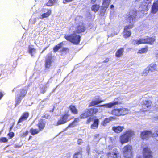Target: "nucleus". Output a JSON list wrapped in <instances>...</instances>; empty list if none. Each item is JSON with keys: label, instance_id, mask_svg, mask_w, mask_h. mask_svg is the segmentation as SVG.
I'll return each mask as SVG.
<instances>
[{"label": "nucleus", "instance_id": "obj_1", "mask_svg": "<svg viewBox=\"0 0 158 158\" xmlns=\"http://www.w3.org/2000/svg\"><path fill=\"white\" fill-rule=\"evenodd\" d=\"M137 11L135 9H131L127 14V17L126 20L129 24L126 26L123 29L122 32L123 37L127 39L130 37L131 35V31L129 30L134 27V23L136 19Z\"/></svg>", "mask_w": 158, "mask_h": 158}, {"label": "nucleus", "instance_id": "obj_2", "mask_svg": "<svg viewBox=\"0 0 158 158\" xmlns=\"http://www.w3.org/2000/svg\"><path fill=\"white\" fill-rule=\"evenodd\" d=\"M75 33L73 32V34L69 35H65L64 37L66 40L74 44H78L81 41V37Z\"/></svg>", "mask_w": 158, "mask_h": 158}, {"label": "nucleus", "instance_id": "obj_3", "mask_svg": "<svg viewBox=\"0 0 158 158\" xmlns=\"http://www.w3.org/2000/svg\"><path fill=\"white\" fill-rule=\"evenodd\" d=\"M153 137L157 140H158V130L152 134L149 131H144L141 133L140 137L142 139H148L150 137Z\"/></svg>", "mask_w": 158, "mask_h": 158}, {"label": "nucleus", "instance_id": "obj_4", "mask_svg": "<svg viewBox=\"0 0 158 158\" xmlns=\"http://www.w3.org/2000/svg\"><path fill=\"white\" fill-rule=\"evenodd\" d=\"M70 114L69 113V111H68L65 112L64 114L61 115L60 118L58 120L56 123V125L59 126L65 124L68 121L71 120L73 118H69Z\"/></svg>", "mask_w": 158, "mask_h": 158}, {"label": "nucleus", "instance_id": "obj_5", "mask_svg": "<svg viewBox=\"0 0 158 158\" xmlns=\"http://www.w3.org/2000/svg\"><path fill=\"white\" fill-rule=\"evenodd\" d=\"M122 152L123 155L125 158H133V149L132 147L127 145L123 147Z\"/></svg>", "mask_w": 158, "mask_h": 158}, {"label": "nucleus", "instance_id": "obj_6", "mask_svg": "<svg viewBox=\"0 0 158 158\" xmlns=\"http://www.w3.org/2000/svg\"><path fill=\"white\" fill-rule=\"evenodd\" d=\"M134 135V132L132 130L127 131L125 133L120 136V139L121 143L123 144L128 142L130 138Z\"/></svg>", "mask_w": 158, "mask_h": 158}, {"label": "nucleus", "instance_id": "obj_7", "mask_svg": "<svg viewBox=\"0 0 158 158\" xmlns=\"http://www.w3.org/2000/svg\"><path fill=\"white\" fill-rule=\"evenodd\" d=\"M27 92V90L24 89H20L16 96L15 106H17L21 102L22 99L26 95Z\"/></svg>", "mask_w": 158, "mask_h": 158}, {"label": "nucleus", "instance_id": "obj_8", "mask_svg": "<svg viewBox=\"0 0 158 158\" xmlns=\"http://www.w3.org/2000/svg\"><path fill=\"white\" fill-rule=\"evenodd\" d=\"M98 112V109L96 108L88 109L80 115V118L81 119H85L89 116L93 115Z\"/></svg>", "mask_w": 158, "mask_h": 158}, {"label": "nucleus", "instance_id": "obj_9", "mask_svg": "<svg viewBox=\"0 0 158 158\" xmlns=\"http://www.w3.org/2000/svg\"><path fill=\"white\" fill-rule=\"evenodd\" d=\"M128 112V110L127 108H122L114 109L112 111L111 113L113 115L117 116H120L127 114Z\"/></svg>", "mask_w": 158, "mask_h": 158}, {"label": "nucleus", "instance_id": "obj_10", "mask_svg": "<svg viewBox=\"0 0 158 158\" xmlns=\"http://www.w3.org/2000/svg\"><path fill=\"white\" fill-rule=\"evenodd\" d=\"M110 2V0H103V2L101 6L100 15H103L107 9L108 8Z\"/></svg>", "mask_w": 158, "mask_h": 158}, {"label": "nucleus", "instance_id": "obj_11", "mask_svg": "<svg viewBox=\"0 0 158 158\" xmlns=\"http://www.w3.org/2000/svg\"><path fill=\"white\" fill-rule=\"evenodd\" d=\"M52 59L53 56L52 54H48L47 55L45 64V66L46 68L49 69L51 66Z\"/></svg>", "mask_w": 158, "mask_h": 158}, {"label": "nucleus", "instance_id": "obj_12", "mask_svg": "<svg viewBox=\"0 0 158 158\" xmlns=\"http://www.w3.org/2000/svg\"><path fill=\"white\" fill-rule=\"evenodd\" d=\"M103 102V101L99 99V104L101 102ZM119 103L118 102H112L109 103H108L107 104H103L102 105H100L99 104V110L100 109H102V107L104 108H111L112 107L115 106L116 105H117L119 104Z\"/></svg>", "mask_w": 158, "mask_h": 158}, {"label": "nucleus", "instance_id": "obj_13", "mask_svg": "<svg viewBox=\"0 0 158 158\" xmlns=\"http://www.w3.org/2000/svg\"><path fill=\"white\" fill-rule=\"evenodd\" d=\"M85 30L86 27L85 24L84 23H81L77 26L75 30L73 31V32L80 34L84 32Z\"/></svg>", "mask_w": 158, "mask_h": 158}, {"label": "nucleus", "instance_id": "obj_14", "mask_svg": "<svg viewBox=\"0 0 158 158\" xmlns=\"http://www.w3.org/2000/svg\"><path fill=\"white\" fill-rule=\"evenodd\" d=\"M143 158H152V152L150 148H145L143 149Z\"/></svg>", "mask_w": 158, "mask_h": 158}, {"label": "nucleus", "instance_id": "obj_15", "mask_svg": "<svg viewBox=\"0 0 158 158\" xmlns=\"http://www.w3.org/2000/svg\"><path fill=\"white\" fill-rule=\"evenodd\" d=\"M46 123L45 120L41 118L38 120L36 126L38 127V129L41 131L44 129Z\"/></svg>", "mask_w": 158, "mask_h": 158}, {"label": "nucleus", "instance_id": "obj_16", "mask_svg": "<svg viewBox=\"0 0 158 158\" xmlns=\"http://www.w3.org/2000/svg\"><path fill=\"white\" fill-rule=\"evenodd\" d=\"M29 116V114L28 112H24L23 113L18 121L17 124H18L20 123L27 120Z\"/></svg>", "mask_w": 158, "mask_h": 158}, {"label": "nucleus", "instance_id": "obj_17", "mask_svg": "<svg viewBox=\"0 0 158 158\" xmlns=\"http://www.w3.org/2000/svg\"><path fill=\"white\" fill-rule=\"evenodd\" d=\"M145 44L150 45H153L156 41V36L152 37L147 36L145 38Z\"/></svg>", "mask_w": 158, "mask_h": 158}, {"label": "nucleus", "instance_id": "obj_18", "mask_svg": "<svg viewBox=\"0 0 158 158\" xmlns=\"http://www.w3.org/2000/svg\"><path fill=\"white\" fill-rule=\"evenodd\" d=\"M107 154L108 157H112L113 158H117L119 155L118 152L115 148H113L112 152H109Z\"/></svg>", "mask_w": 158, "mask_h": 158}, {"label": "nucleus", "instance_id": "obj_19", "mask_svg": "<svg viewBox=\"0 0 158 158\" xmlns=\"http://www.w3.org/2000/svg\"><path fill=\"white\" fill-rule=\"evenodd\" d=\"M69 109L72 114H78V110L76 105L71 104L69 106Z\"/></svg>", "mask_w": 158, "mask_h": 158}, {"label": "nucleus", "instance_id": "obj_20", "mask_svg": "<svg viewBox=\"0 0 158 158\" xmlns=\"http://www.w3.org/2000/svg\"><path fill=\"white\" fill-rule=\"evenodd\" d=\"M152 102L150 100L145 101L143 102L142 104V107L144 108V110L142 109L141 110L142 111H144L147 110L146 108H148L152 104Z\"/></svg>", "mask_w": 158, "mask_h": 158}, {"label": "nucleus", "instance_id": "obj_21", "mask_svg": "<svg viewBox=\"0 0 158 158\" xmlns=\"http://www.w3.org/2000/svg\"><path fill=\"white\" fill-rule=\"evenodd\" d=\"M115 119V117H110L109 118H106L104 121L101 123V127L102 126L106 127L107 123H109L110 121H111Z\"/></svg>", "mask_w": 158, "mask_h": 158}, {"label": "nucleus", "instance_id": "obj_22", "mask_svg": "<svg viewBox=\"0 0 158 158\" xmlns=\"http://www.w3.org/2000/svg\"><path fill=\"white\" fill-rule=\"evenodd\" d=\"M158 11V0L157 2H154L152 6L151 12L152 14H155Z\"/></svg>", "mask_w": 158, "mask_h": 158}, {"label": "nucleus", "instance_id": "obj_23", "mask_svg": "<svg viewBox=\"0 0 158 158\" xmlns=\"http://www.w3.org/2000/svg\"><path fill=\"white\" fill-rule=\"evenodd\" d=\"M124 129V127L123 126H118L113 127L112 130L115 133H120Z\"/></svg>", "mask_w": 158, "mask_h": 158}, {"label": "nucleus", "instance_id": "obj_24", "mask_svg": "<svg viewBox=\"0 0 158 158\" xmlns=\"http://www.w3.org/2000/svg\"><path fill=\"white\" fill-rule=\"evenodd\" d=\"M124 51L123 48H121L117 50L115 54V56L117 57H120L123 55V53Z\"/></svg>", "mask_w": 158, "mask_h": 158}, {"label": "nucleus", "instance_id": "obj_25", "mask_svg": "<svg viewBox=\"0 0 158 158\" xmlns=\"http://www.w3.org/2000/svg\"><path fill=\"white\" fill-rule=\"evenodd\" d=\"M134 45H139L141 44H145V38L133 40Z\"/></svg>", "mask_w": 158, "mask_h": 158}, {"label": "nucleus", "instance_id": "obj_26", "mask_svg": "<svg viewBox=\"0 0 158 158\" xmlns=\"http://www.w3.org/2000/svg\"><path fill=\"white\" fill-rule=\"evenodd\" d=\"M64 42L62 41L58 44L57 45L55 46L53 48V51L54 52H56L58 51L60 49L63 44H64Z\"/></svg>", "mask_w": 158, "mask_h": 158}, {"label": "nucleus", "instance_id": "obj_27", "mask_svg": "<svg viewBox=\"0 0 158 158\" xmlns=\"http://www.w3.org/2000/svg\"><path fill=\"white\" fill-rule=\"evenodd\" d=\"M40 131H41L38 129L33 128H31L29 131L31 134L33 135L38 134Z\"/></svg>", "mask_w": 158, "mask_h": 158}, {"label": "nucleus", "instance_id": "obj_28", "mask_svg": "<svg viewBox=\"0 0 158 158\" xmlns=\"http://www.w3.org/2000/svg\"><path fill=\"white\" fill-rule=\"evenodd\" d=\"M98 119H95L93 123L91 125V128L93 129L97 128L98 127Z\"/></svg>", "mask_w": 158, "mask_h": 158}, {"label": "nucleus", "instance_id": "obj_29", "mask_svg": "<svg viewBox=\"0 0 158 158\" xmlns=\"http://www.w3.org/2000/svg\"><path fill=\"white\" fill-rule=\"evenodd\" d=\"M51 14V10H48V11L44 13L43 14L41 17H40V19H42L44 18H47L49 17Z\"/></svg>", "mask_w": 158, "mask_h": 158}, {"label": "nucleus", "instance_id": "obj_30", "mask_svg": "<svg viewBox=\"0 0 158 158\" xmlns=\"http://www.w3.org/2000/svg\"><path fill=\"white\" fill-rule=\"evenodd\" d=\"M148 46H145L144 48L139 49L138 53L140 54L145 53L148 51Z\"/></svg>", "mask_w": 158, "mask_h": 158}, {"label": "nucleus", "instance_id": "obj_31", "mask_svg": "<svg viewBox=\"0 0 158 158\" xmlns=\"http://www.w3.org/2000/svg\"><path fill=\"white\" fill-rule=\"evenodd\" d=\"M58 0H49L46 3V5L48 6H53L55 3H57Z\"/></svg>", "mask_w": 158, "mask_h": 158}, {"label": "nucleus", "instance_id": "obj_32", "mask_svg": "<svg viewBox=\"0 0 158 158\" xmlns=\"http://www.w3.org/2000/svg\"><path fill=\"white\" fill-rule=\"evenodd\" d=\"M28 52L31 56H33V54L35 53L36 49L33 48H32L29 46L28 47Z\"/></svg>", "mask_w": 158, "mask_h": 158}, {"label": "nucleus", "instance_id": "obj_33", "mask_svg": "<svg viewBox=\"0 0 158 158\" xmlns=\"http://www.w3.org/2000/svg\"><path fill=\"white\" fill-rule=\"evenodd\" d=\"M73 158H82V154L81 152H76L73 156Z\"/></svg>", "mask_w": 158, "mask_h": 158}, {"label": "nucleus", "instance_id": "obj_34", "mask_svg": "<svg viewBox=\"0 0 158 158\" xmlns=\"http://www.w3.org/2000/svg\"><path fill=\"white\" fill-rule=\"evenodd\" d=\"M157 67V65L155 64L152 63L148 66L149 69H156Z\"/></svg>", "mask_w": 158, "mask_h": 158}, {"label": "nucleus", "instance_id": "obj_35", "mask_svg": "<svg viewBox=\"0 0 158 158\" xmlns=\"http://www.w3.org/2000/svg\"><path fill=\"white\" fill-rule=\"evenodd\" d=\"M99 9L98 6L97 4L94 5L92 6V10L94 12H96Z\"/></svg>", "mask_w": 158, "mask_h": 158}, {"label": "nucleus", "instance_id": "obj_36", "mask_svg": "<svg viewBox=\"0 0 158 158\" xmlns=\"http://www.w3.org/2000/svg\"><path fill=\"white\" fill-rule=\"evenodd\" d=\"M99 103V100L92 101L89 105V106H92Z\"/></svg>", "mask_w": 158, "mask_h": 158}, {"label": "nucleus", "instance_id": "obj_37", "mask_svg": "<svg viewBox=\"0 0 158 158\" xmlns=\"http://www.w3.org/2000/svg\"><path fill=\"white\" fill-rule=\"evenodd\" d=\"M77 124L74 123L73 121L70 123L68 126L67 128H70L76 126Z\"/></svg>", "mask_w": 158, "mask_h": 158}, {"label": "nucleus", "instance_id": "obj_38", "mask_svg": "<svg viewBox=\"0 0 158 158\" xmlns=\"http://www.w3.org/2000/svg\"><path fill=\"white\" fill-rule=\"evenodd\" d=\"M143 71L142 72V73L141 74L143 76H145L149 72V70H142Z\"/></svg>", "mask_w": 158, "mask_h": 158}, {"label": "nucleus", "instance_id": "obj_39", "mask_svg": "<svg viewBox=\"0 0 158 158\" xmlns=\"http://www.w3.org/2000/svg\"><path fill=\"white\" fill-rule=\"evenodd\" d=\"M8 141V140L6 137H3L0 138V142L6 143Z\"/></svg>", "mask_w": 158, "mask_h": 158}, {"label": "nucleus", "instance_id": "obj_40", "mask_svg": "<svg viewBox=\"0 0 158 158\" xmlns=\"http://www.w3.org/2000/svg\"><path fill=\"white\" fill-rule=\"evenodd\" d=\"M7 135L8 136L9 139H11L14 136V133L13 132H10Z\"/></svg>", "mask_w": 158, "mask_h": 158}, {"label": "nucleus", "instance_id": "obj_41", "mask_svg": "<svg viewBox=\"0 0 158 158\" xmlns=\"http://www.w3.org/2000/svg\"><path fill=\"white\" fill-rule=\"evenodd\" d=\"M93 117H89V118H88V119H87L86 121V123L87 124H89V123L90 122H92L93 121Z\"/></svg>", "mask_w": 158, "mask_h": 158}, {"label": "nucleus", "instance_id": "obj_42", "mask_svg": "<svg viewBox=\"0 0 158 158\" xmlns=\"http://www.w3.org/2000/svg\"><path fill=\"white\" fill-rule=\"evenodd\" d=\"M68 48L66 47L63 48L60 51L62 52H69Z\"/></svg>", "mask_w": 158, "mask_h": 158}, {"label": "nucleus", "instance_id": "obj_43", "mask_svg": "<svg viewBox=\"0 0 158 158\" xmlns=\"http://www.w3.org/2000/svg\"><path fill=\"white\" fill-rule=\"evenodd\" d=\"M83 143V141L81 139H78L77 140V144L79 145H81Z\"/></svg>", "mask_w": 158, "mask_h": 158}, {"label": "nucleus", "instance_id": "obj_44", "mask_svg": "<svg viewBox=\"0 0 158 158\" xmlns=\"http://www.w3.org/2000/svg\"><path fill=\"white\" fill-rule=\"evenodd\" d=\"M46 119H48L50 118V116L49 114H45L43 117Z\"/></svg>", "mask_w": 158, "mask_h": 158}, {"label": "nucleus", "instance_id": "obj_45", "mask_svg": "<svg viewBox=\"0 0 158 158\" xmlns=\"http://www.w3.org/2000/svg\"><path fill=\"white\" fill-rule=\"evenodd\" d=\"M74 0H63V3L64 4H65L67 3L72 2Z\"/></svg>", "mask_w": 158, "mask_h": 158}, {"label": "nucleus", "instance_id": "obj_46", "mask_svg": "<svg viewBox=\"0 0 158 158\" xmlns=\"http://www.w3.org/2000/svg\"><path fill=\"white\" fill-rule=\"evenodd\" d=\"M73 121L75 123L78 122L79 121V118H75Z\"/></svg>", "mask_w": 158, "mask_h": 158}, {"label": "nucleus", "instance_id": "obj_47", "mask_svg": "<svg viewBox=\"0 0 158 158\" xmlns=\"http://www.w3.org/2000/svg\"><path fill=\"white\" fill-rule=\"evenodd\" d=\"M28 132L27 131H26L25 132H24L22 135V137H24L28 135Z\"/></svg>", "mask_w": 158, "mask_h": 158}, {"label": "nucleus", "instance_id": "obj_48", "mask_svg": "<svg viewBox=\"0 0 158 158\" xmlns=\"http://www.w3.org/2000/svg\"><path fill=\"white\" fill-rule=\"evenodd\" d=\"M110 60V59L108 58H106L104 60L103 62L104 63H107Z\"/></svg>", "mask_w": 158, "mask_h": 158}, {"label": "nucleus", "instance_id": "obj_49", "mask_svg": "<svg viewBox=\"0 0 158 158\" xmlns=\"http://www.w3.org/2000/svg\"><path fill=\"white\" fill-rule=\"evenodd\" d=\"M4 95V94L2 92H0V100L2 98Z\"/></svg>", "mask_w": 158, "mask_h": 158}, {"label": "nucleus", "instance_id": "obj_50", "mask_svg": "<svg viewBox=\"0 0 158 158\" xmlns=\"http://www.w3.org/2000/svg\"><path fill=\"white\" fill-rule=\"evenodd\" d=\"M19 87V86H18L14 88L12 90V92H15L16 91H17V88Z\"/></svg>", "mask_w": 158, "mask_h": 158}, {"label": "nucleus", "instance_id": "obj_51", "mask_svg": "<svg viewBox=\"0 0 158 158\" xmlns=\"http://www.w3.org/2000/svg\"><path fill=\"white\" fill-rule=\"evenodd\" d=\"M110 142L112 143L114 142V139L112 137L110 138Z\"/></svg>", "mask_w": 158, "mask_h": 158}, {"label": "nucleus", "instance_id": "obj_52", "mask_svg": "<svg viewBox=\"0 0 158 158\" xmlns=\"http://www.w3.org/2000/svg\"><path fill=\"white\" fill-rule=\"evenodd\" d=\"M96 0H91V3L92 4H94L95 3Z\"/></svg>", "mask_w": 158, "mask_h": 158}, {"label": "nucleus", "instance_id": "obj_53", "mask_svg": "<svg viewBox=\"0 0 158 158\" xmlns=\"http://www.w3.org/2000/svg\"><path fill=\"white\" fill-rule=\"evenodd\" d=\"M114 6L113 5H111L110 6V8L111 9H112L114 8Z\"/></svg>", "mask_w": 158, "mask_h": 158}, {"label": "nucleus", "instance_id": "obj_54", "mask_svg": "<svg viewBox=\"0 0 158 158\" xmlns=\"http://www.w3.org/2000/svg\"><path fill=\"white\" fill-rule=\"evenodd\" d=\"M48 47H45L43 50L42 51V52H44L45 50H46L47 49V48H48Z\"/></svg>", "mask_w": 158, "mask_h": 158}, {"label": "nucleus", "instance_id": "obj_55", "mask_svg": "<svg viewBox=\"0 0 158 158\" xmlns=\"http://www.w3.org/2000/svg\"><path fill=\"white\" fill-rule=\"evenodd\" d=\"M108 148L110 150L112 148L111 146H109Z\"/></svg>", "mask_w": 158, "mask_h": 158}, {"label": "nucleus", "instance_id": "obj_56", "mask_svg": "<svg viewBox=\"0 0 158 158\" xmlns=\"http://www.w3.org/2000/svg\"><path fill=\"white\" fill-rule=\"evenodd\" d=\"M32 138V136H30L29 137L28 140H30Z\"/></svg>", "mask_w": 158, "mask_h": 158}, {"label": "nucleus", "instance_id": "obj_57", "mask_svg": "<svg viewBox=\"0 0 158 158\" xmlns=\"http://www.w3.org/2000/svg\"><path fill=\"white\" fill-rule=\"evenodd\" d=\"M54 107L50 111L52 112L54 111Z\"/></svg>", "mask_w": 158, "mask_h": 158}, {"label": "nucleus", "instance_id": "obj_58", "mask_svg": "<svg viewBox=\"0 0 158 158\" xmlns=\"http://www.w3.org/2000/svg\"><path fill=\"white\" fill-rule=\"evenodd\" d=\"M20 146H18V145H15V148H19V147H20Z\"/></svg>", "mask_w": 158, "mask_h": 158}, {"label": "nucleus", "instance_id": "obj_59", "mask_svg": "<svg viewBox=\"0 0 158 158\" xmlns=\"http://www.w3.org/2000/svg\"><path fill=\"white\" fill-rule=\"evenodd\" d=\"M98 136V135H95L94 136V138H96L97 137V136Z\"/></svg>", "mask_w": 158, "mask_h": 158}, {"label": "nucleus", "instance_id": "obj_60", "mask_svg": "<svg viewBox=\"0 0 158 158\" xmlns=\"http://www.w3.org/2000/svg\"><path fill=\"white\" fill-rule=\"evenodd\" d=\"M155 119H156H156H158V116H157V118H156V117H155Z\"/></svg>", "mask_w": 158, "mask_h": 158}, {"label": "nucleus", "instance_id": "obj_61", "mask_svg": "<svg viewBox=\"0 0 158 158\" xmlns=\"http://www.w3.org/2000/svg\"><path fill=\"white\" fill-rule=\"evenodd\" d=\"M141 158V157H139V156L138 158Z\"/></svg>", "mask_w": 158, "mask_h": 158}, {"label": "nucleus", "instance_id": "obj_62", "mask_svg": "<svg viewBox=\"0 0 158 158\" xmlns=\"http://www.w3.org/2000/svg\"><path fill=\"white\" fill-rule=\"evenodd\" d=\"M1 132H0V134H1Z\"/></svg>", "mask_w": 158, "mask_h": 158}]
</instances>
